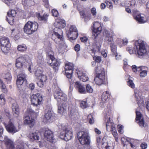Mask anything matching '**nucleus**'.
<instances>
[{
  "mask_svg": "<svg viewBox=\"0 0 149 149\" xmlns=\"http://www.w3.org/2000/svg\"><path fill=\"white\" fill-rule=\"evenodd\" d=\"M37 0H23L22 3L24 5L29 6H33L37 3Z\"/></svg>",
  "mask_w": 149,
  "mask_h": 149,
  "instance_id": "cd10ccee",
  "label": "nucleus"
},
{
  "mask_svg": "<svg viewBox=\"0 0 149 149\" xmlns=\"http://www.w3.org/2000/svg\"><path fill=\"white\" fill-rule=\"evenodd\" d=\"M122 42L123 45H125L128 43V41L126 38H125L122 40Z\"/></svg>",
  "mask_w": 149,
  "mask_h": 149,
  "instance_id": "e2e57ef3",
  "label": "nucleus"
},
{
  "mask_svg": "<svg viewBox=\"0 0 149 149\" xmlns=\"http://www.w3.org/2000/svg\"><path fill=\"white\" fill-rule=\"evenodd\" d=\"M136 121H138L137 123L141 127H143L144 125V122L141 114L139 111L136 112Z\"/></svg>",
  "mask_w": 149,
  "mask_h": 149,
  "instance_id": "4be33fe9",
  "label": "nucleus"
},
{
  "mask_svg": "<svg viewBox=\"0 0 149 149\" xmlns=\"http://www.w3.org/2000/svg\"><path fill=\"white\" fill-rule=\"evenodd\" d=\"M77 137L80 143L82 145H88L90 143V137L87 130L81 131L77 134Z\"/></svg>",
  "mask_w": 149,
  "mask_h": 149,
  "instance_id": "39448f33",
  "label": "nucleus"
},
{
  "mask_svg": "<svg viewBox=\"0 0 149 149\" xmlns=\"http://www.w3.org/2000/svg\"><path fill=\"white\" fill-rule=\"evenodd\" d=\"M38 27V24L36 22L29 21L24 27V32L28 35H31L36 31Z\"/></svg>",
  "mask_w": 149,
  "mask_h": 149,
  "instance_id": "423d86ee",
  "label": "nucleus"
},
{
  "mask_svg": "<svg viewBox=\"0 0 149 149\" xmlns=\"http://www.w3.org/2000/svg\"><path fill=\"white\" fill-rule=\"evenodd\" d=\"M147 74V71L146 70H143L140 73V76L142 77H145Z\"/></svg>",
  "mask_w": 149,
  "mask_h": 149,
  "instance_id": "13d9d810",
  "label": "nucleus"
},
{
  "mask_svg": "<svg viewBox=\"0 0 149 149\" xmlns=\"http://www.w3.org/2000/svg\"><path fill=\"white\" fill-rule=\"evenodd\" d=\"M26 75L24 73H20L17 76V84L18 86L22 85L25 81H26Z\"/></svg>",
  "mask_w": 149,
  "mask_h": 149,
  "instance_id": "412c9836",
  "label": "nucleus"
},
{
  "mask_svg": "<svg viewBox=\"0 0 149 149\" xmlns=\"http://www.w3.org/2000/svg\"><path fill=\"white\" fill-rule=\"evenodd\" d=\"M55 39H54V41L58 45H59V46L60 47H61V48H60L59 47L58 48L59 51H60L61 49L64 50L66 46L65 44L64 43L63 41V38H54Z\"/></svg>",
  "mask_w": 149,
  "mask_h": 149,
  "instance_id": "aec40b11",
  "label": "nucleus"
},
{
  "mask_svg": "<svg viewBox=\"0 0 149 149\" xmlns=\"http://www.w3.org/2000/svg\"><path fill=\"white\" fill-rule=\"evenodd\" d=\"M54 99L59 103H61L62 101L65 102L67 99V95L63 93L58 88L54 92Z\"/></svg>",
  "mask_w": 149,
  "mask_h": 149,
  "instance_id": "1a4fd4ad",
  "label": "nucleus"
},
{
  "mask_svg": "<svg viewBox=\"0 0 149 149\" xmlns=\"http://www.w3.org/2000/svg\"><path fill=\"white\" fill-rule=\"evenodd\" d=\"M86 91L88 93H91L93 91V89L89 84H87L86 85Z\"/></svg>",
  "mask_w": 149,
  "mask_h": 149,
  "instance_id": "8fccbe9b",
  "label": "nucleus"
},
{
  "mask_svg": "<svg viewBox=\"0 0 149 149\" xmlns=\"http://www.w3.org/2000/svg\"><path fill=\"white\" fill-rule=\"evenodd\" d=\"M96 142L97 145H100V144L101 141V138L100 136H98L96 138Z\"/></svg>",
  "mask_w": 149,
  "mask_h": 149,
  "instance_id": "bf43d9fd",
  "label": "nucleus"
},
{
  "mask_svg": "<svg viewBox=\"0 0 149 149\" xmlns=\"http://www.w3.org/2000/svg\"><path fill=\"white\" fill-rule=\"evenodd\" d=\"M29 137L31 141H38L39 140V136L37 133H30L29 135Z\"/></svg>",
  "mask_w": 149,
  "mask_h": 149,
  "instance_id": "c85d7f7f",
  "label": "nucleus"
},
{
  "mask_svg": "<svg viewBox=\"0 0 149 149\" xmlns=\"http://www.w3.org/2000/svg\"><path fill=\"white\" fill-rule=\"evenodd\" d=\"M27 49L26 45L23 44L22 45H19L17 46V49L18 50L23 52L25 51Z\"/></svg>",
  "mask_w": 149,
  "mask_h": 149,
  "instance_id": "4c0bfd02",
  "label": "nucleus"
},
{
  "mask_svg": "<svg viewBox=\"0 0 149 149\" xmlns=\"http://www.w3.org/2000/svg\"><path fill=\"white\" fill-rule=\"evenodd\" d=\"M36 17L40 20L46 21L48 19V17L49 15L47 13H44L43 16H41L39 13H36Z\"/></svg>",
  "mask_w": 149,
  "mask_h": 149,
  "instance_id": "c756f323",
  "label": "nucleus"
},
{
  "mask_svg": "<svg viewBox=\"0 0 149 149\" xmlns=\"http://www.w3.org/2000/svg\"><path fill=\"white\" fill-rule=\"evenodd\" d=\"M88 119L90 124H92L94 123V121L92 115H88Z\"/></svg>",
  "mask_w": 149,
  "mask_h": 149,
  "instance_id": "09e8293b",
  "label": "nucleus"
},
{
  "mask_svg": "<svg viewBox=\"0 0 149 149\" xmlns=\"http://www.w3.org/2000/svg\"><path fill=\"white\" fill-rule=\"evenodd\" d=\"M106 7V5L105 3H102L100 5V8L101 10L104 9Z\"/></svg>",
  "mask_w": 149,
  "mask_h": 149,
  "instance_id": "338daca9",
  "label": "nucleus"
},
{
  "mask_svg": "<svg viewBox=\"0 0 149 149\" xmlns=\"http://www.w3.org/2000/svg\"><path fill=\"white\" fill-rule=\"evenodd\" d=\"M69 111H70V114L71 116H75L76 113V110L75 109H72V108H69Z\"/></svg>",
  "mask_w": 149,
  "mask_h": 149,
  "instance_id": "de8ad7c7",
  "label": "nucleus"
},
{
  "mask_svg": "<svg viewBox=\"0 0 149 149\" xmlns=\"http://www.w3.org/2000/svg\"><path fill=\"white\" fill-rule=\"evenodd\" d=\"M114 125L112 122L111 121L110 118H109V119L107 120L106 123V129L107 131H109V129L111 127V126Z\"/></svg>",
  "mask_w": 149,
  "mask_h": 149,
  "instance_id": "58836bf2",
  "label": "nucleus"
},
{
  "mask_svg": "<svg viewBox=\"0 0 149 149\" xmlns=\"http://www.w3.org/2000/svg\"><path fill=\"white\" fill-rule=\"evenodd\" d=\"M52 15L55 17H57L59 15V14L57 10L56 9H53L52 10Z\"/></svg>",
  "mask_w": 149,
  "mask_h": 149,
  "instance_id": "3c124183",
  "label": "nucleus"
},
{
  "mask_svg": "<svg viewBox=\"0 0 149 149\" xmlns=\"http://www.w3.org/2000/svg\"><path fill=\"white\" fill-rule=\"evenodd\" d=\"M125 143H123V145L124 146H127V145H128V146H130L131 148H133L135 147V146H134L133 144L132 143L129 141L128 140H126V141H125Z\"/></svg>",
  "mask_w": 149,
  "mask_h": 149,
  "instance_id": "37998d69",
  "label": "nucleus"
},
{
  "mask_svg": "<svg viewBox=\"0 0 149 149\" xmlns=\"http://www.w3.org/2000/svg\"><path fill=\"white\" fill-rule=\"evenodd\" d=\"M52 116V114L50 111H48L45 114V117L44 118V120L47 121L49 120L51 118Z\"/></svg>",
  "mask_w": 149,
  "mask_h": 149,
  "instance_id": "e433bc0d",
  "label": "nucleus"
},
{
  "mask_svg": "<svg viewBox=\"0 0 149 149\" xmlns=\"http://www.w3.org/2000/svg\"><path fill=\"white\" fill-rule=\"evenodd\" d=\"M91 13L93 16L95 17L97 14L96 9L95 7L92 8L91 10Z\"/></svg>",
  "mask_w": 149,
  "mask_h": 149,
  "instance_id": "6e6d98bb",
  "label": "nucleus"
},
{
  "mask_svg": "<svg viewBox=\"0 0 149 149\" xmlns=\"http://www.w3.org/2000/svg\"><path fill=\"white\" fill-rule=\"evenodd\" d=\"M3 77L4 79L6 80L7 82V83H8L10 82L12 79V76L10 73L8 72L5 74Z\"/></svg>",
  "mask_w": 149,
  "mask_h": 149,
  "instance_id": "f704fd0d",
  "label": "nucleus"
},
{
  "mask_svg": "<svg viewBox=\"0 0 149 149\" xmlns=\"http://www.w3.org/2000/svg\"><path fill=\"white\" fill-rule=\"evenodd\" d=\"M30 62L31 59L28 56L26 55H23L21 56L16 59V66L17 67L21 68L23 66H25V64L28 63L29 64L28 70L30 72H31V68L33 67V65L32 64H30Z\"/></svg>",
  "mask_w": 149,
  "mask_h": 149,
  "instance_id": "7ed1b4c3",
  "label": "nucleus"
},
{
  "mask_svg": "<svg viewBox=\"0 0 149 149\" xmlns=\"http://www.w3.org/2000/svg\"><path fill=\"white\" fill-rule=\"evenodd\" d=\"M110 128V130L112 132H113L116 131V130L115 127L114 125H113L111 126V127Z\"/></svg>",
  "mask_w": 149,
  "mask_h": 149,
  "instance_id": "774afa93",
  "label": "nucleus"
},
{
  "mask_svg": "<svg viewBox=\"0 0 149 149\" xmlns=\"http://www.w3.org/2000/svg\"><path fill=\"white\" fill-rule=\"evenodd\" d=\"M96 72V77L94 80L96 84L100 85L103 84L105 80V73L104 68L100 66H99L95 69Z\"/></svg>",
  "mask_w": 149,
  "mask_h": 149,
  "instance_id": "20e7f679",
  "label": "nucleus"
},
{
  "mask_svg": "<svg viewBox=\"0 0 149 149\" xmlns=\"http://www.w3.org/2000/svg\"><path fill=\"white\" fill-rule=\"evenodd\" d=\"M54 53L51 50L48 52L47 56L50 59L47 61L49 64L55 71L57 70L58 69V66L60 65L59 62L54 57Z\"/></svg>",
  "mask_w": 149,
  "mask_h": 149,
  "instance_id": "6e6552de",
  "label": "nucleus"
},
{
  "mask_svg": "<svg viewBox=\"0 0 149 149\" xmlns=\"http://www.w3.org/2000/svg\"><path fill=\"white\" fill-rule=\"evenodd\" d=\"M12 109L14 117L16 118L19 117V110L18 105L16 102H15L12 104Z\"/></svg>",
  "mask_w": 149,
  "mask_h": 149,
  "instance_id": "a211bd4d",
  "label": "nucleus"
},
{
  "mask_svg": "<svg viewBox=\"0 0 149 149\" xmlns=\"http://www.w3.org/2000/svg\"><path fill=\"white\" fill-rule=\"evenodd\" d=\"M4 125L7 131L8 132L12 134L18 132L19 130V129L13 123L10 121H9L7 125L4 124Z\"/></svg>",
  "mask_w": 149,
  "mask_h": 149,
  "instance_id": "2eb2a0df",
  "label": "nucleus"
},
{
  "mask_svg": "<svg viewBox=\"0 0 149 149\" xmlns=\"http://www.w3.org/2000/svg\"><path fill=\"white\" fill-rule=\"evenodd\" d=\"M13 17H10V18L8 16L6 17L7 21L10 25H12L14 22Z\"/></svg>",
  "mask_w": 149,
  "mask_h": 149,
  "instance_id": "603ef678",
  "label": "nucleus"
},
{
  "mask_svg": "<svg viewBox=\"0 0 149 149\" xmlns=\"http://www.w3.org/2000/svg\"><path fill=\"white\" fill-rule=\"evenodd\" d=\"M0 86L2 89V91L4 93H6L7 92V90L6 86L4 84L2 80L0 78Z\"/></svg>",
  "mask_w": 149,
  "mask_h": 149,
  "instance_id": "473e14b6",
  "label": "nucleus"
},
{
  "mask_svg": "<svg viewBox=\"0 0 149 149\" xmlns=\"http://www.w3.org/2000/svg\"><path fill=\"white\" fill-rule=\"evenodd\" d=\"M110 98V94L109 92L106 91L103 93L102 96V99L104 102L108 100Z\"/></svg>",
  "mask_w": 149,
  "mask_h": 149,
  "instance_id": "7c9ffc66",
  "label": "nucleus"
},
{
  "mask_svg": "<svg viewBox=\"0 0 149 149\" xmlns=\"http://www.w3.org/2000/svg\"><path fill=\"white\" fill-rule=\"evenodd\" d=\"M135 19L140 23H144L147 21L146 16L143 14H139L134 16Z\"/></svg>",
  "mask_w": 149,
  "mask_h": 149,
  "instance_id": "6ab92c4d",
  "label": "nucleus"
},
{
  "mask_svg": "<svg viewBox=\"0 0 149 149\" xmlns=\"http://www.w3.org/2000/svg\"><path fill=\"white\" fill-rule=\"evenodd\" d=\"M0 100L1 102L0 104L1 105L4 104L5 102V99L4 94H1L0 95Z\"/></svg>",
  "mask_w": 149,
  "mask_h": 149,
  "instance_id": "79ce46f5",
  "label": "nucleus"
},
{
  "mask_svg": "<svg viewBox=\"0 0 149 149\" xmlns=\"http://www.w3.org/2000/svg\"><path fill=\"white\" fill-rule=\"evenodd\" d=\"M66 33L68 37H77L79 36L77 29L74 25H70Z\"/></svg>",
  "mask_w": 149,
  "mask_h": 149,
  "instance_id": "ddd939ff",
  "label": "nucleus"
},
{
  "mask_svg": "<svg viewBox=\"0 0 149 149\" xmlns=\"http://www.w3.org/2000/svg\"><path fill=\"white\" fill-rule=\"evenodd\" d=\"M64 103H62V105L61 106H59L58 107V112L60 114H62L65 112L66 110V106L67 104V103L66 106L65 107H63Z\"/></svg>",
  "mask_w": 149,
  "mask_h": 149,
  "instance_id": "c9c22d12",
  "label": "nucleus"
},
{
  "mask_svg": "<svg viewBox=\"0 0 149 149\" xmlns=\"http://www.w3.org/2000/svg\"><path fill=\"white\" fill-rule=\"evenodd\" d=\"M103 140H102V142L101 147L102 149H105V148L107 146L108 144L107 142H103Z\"/></svg>",
  "mask_w": 149,
  "mask_h": 149,
  "instance_id": "4d7b16f0",
  "label": "nucleus"
},
{
  "mask_svg": "<svg viewBox=\"0 0 149 149\" xmlns=\"http://www.w3.org/2000/svg\"><path fill=\"white\" fill-rule=\"evenodd\" d=\"M127 85L131 88H135V85L133 81L130 80H129L127 82Z\"/></svg>",
  "mask_w": 149,
  "mask_h": 149,
  "instance_id": "5fc2aeb1",
  "label": "nucleus"
},
{
  "mask_svg": "<svg viewBox=\"0 0 149 149\" xmlns=\"http://www.w3.org/2000/svg\"><path fill=\"white\" fill-rule=\"evenodd\" d=\"M87 102L85 101H82L80 103V107L83 109H84L88 107Z\"/></svg>",
  "mask_w": 149,
  "mask_h": 149,
  "instance_id": "c03bdc74",
  "label": "nucleus"
},
{
  "mask_svg": "<svg viewBox=\"0 0 149 149\" xmlns=\"http://www.w3.org/2000/svg\"><path fill=\"white\" fill-rule=\"evenodd\" d=\"M39 79L37 83V84L40 87H42L47 80V77L44 74H42L38 78Z\"/></svg>",
  "mask_w": 149,
  "mask_h": 149,
  "instance_id": "393cba45",
  "label": "nucleus"
},
{
  "mask_svg": "<svg viewBox=\"0 0 149 149\" xmlns=\"http://www.w3.org/2000/svg\"><path fill=\"white\" fill-rule=\"evenodd\" d=\"M133 48V49H127L130 54L135 53L137 51L139 58L146 54L147 51L145 42L142 40L139 39L136 40L134 43Z\"/></svg>",
  "mask_w": 149,
  "mask_h": 149,
  "instance_id": "f03ea898",
  "label": "nucleus"
},
{
  "mask_svg": "<svg viewBox=\"0 0 149 149\" xmlns=\"http://www.w3.org/2000/svg\"><path fill=\"white\" fill-rule=\"evenodd\" d=\"M147 145L146 143H143L141 145V147L142 149H145L147 148Z\"/></svg>",
  "mask_w": 149,
  "mask_h": 149,
  "instance_id": "680f3d73",
  "label": "nucleus"
},
{
  "mask_svg": "<svg viewBox=\"0 0 149 149\" xmlns=\"http://www.w3.org/2000/svg\"><path fill=\"white\" fill-rule=\"evenodd\" d=\"M4 141L7 149H15L13 142L7 136H4Z\"/></svg>",
  "mask_w": 149,
  "mask_h": 149,
  "instance_id": "f3484780",
  "label": "nucleus"
},
{
  "mask_svg": "<svg viewBox=\"0 0 149 149\" xmlns=\"http://www.w3.org/2000/svg\"><path fill=\"white\" fill-rule=\"evenodd\" d=\"M44 136L47 141L52 143L55 142L53 133L50 130H46L44 132Z\"/></svg>",
  "mask_w": 149,
  "mask_h": 149,
  "instance_id": "dca6fc26",
  "label": "nucleus"
},
{
  "mask_svg": "<svg viewBox=\"0 0 149 149\" xmlns=\"http://www.w3.org/2000/svg\"><path fill=\"white\" fill-rule=\"evenodd\" d=\"M75 86L76 89L81 93H86V89L83 85H81L79 81L75 83Z\"/></svg>",
  "mask_w": 149,
  "mask_h": 149,
  "instance_id": "a878e982",
  "label": "nucleus"
},
{
  "mask_svg": "<svg viewBox=\"0 0 149 149\" xmlns=\"http://www.w3.org/2000/svg\"><path fill=\"white\" fill-rule=\"evenodd\" d=\"M74 67V65L72 63L68 62L65 63V74L68 78L71 79L72 77Z\"/></svg>",
  "mask_w": 149,
  "mask_h": 149,
  "instance_id": "4468645a",
  "label": "nucleus"
},
{
  "mask_svg": "<svg viewBox=\"0 0 149 149\" xmlns=\"http://www.w3.org/2000/svg\"><path fill=\"white\" fill-rule=\"evenodd\" d=\"M113 31L110 29L105 30V32L104 33V36L106 37H112L113 36Z\"/></svg>",
  "mask_w": 149,
  "mask_h": 149,
  "instance_id": "2f4dec72",
  "label": "nucleus"
},
{
  "mask_svg": "<svg viewBox=\"0 0 149 149\" xmlns=\"http://www.w3.org/2000/svg\"><path fill=\"white\" fill-rule=\"evenodd\" d=\"M78 77L81 81L83 82H85L88 80V77L87 74L85 72L81 71H79L77 72Z\"/></svg>",
  "mask_w": 149,
  "mask_h": 149,
  "instance_id": "5701e85b",
  "label": "nucleus"
},
{
  "mask_svg": "<svg viewBox=\"0 0 149 149\" xmlns=\"http://www.w3.org/2000/svg\"><path fill=\"white\" fill-rule=\"evenodd\" d=\"M1 49L4 53L8 52L10 47L9 40L7 38H0Z\"/></svg>",
  "mask_w": 149,
  "mask_h": 149,
  "instance_id": "9d476101",
  "label": "nucleus"
},
{
  "mask_svg": "<svg viewBox=\"0 0 149 149\" xmlns=\"http://www.w3.org/2000/svg\"><path fill=\"white\" fill-rule=\"evenodd\" d=\"M101 47V45L100 44L98 46L96 47V49L93 48V49L91 50L92 53L94 54L95 53L97 52H99L100 50V48Z\"/></svg>",
  "mask_w": 149,
  "mask_h": 149,
  "instance_id": "a18cd8bd",
  "label": "nucleus"
},
{
  "mask_svg": "<svg viewBox=\"0 0 149 149\" xmlns=\"http://www.w3.org/2000/svg\"><path fill=\"white\" fill-rule=\"evenodd\" d=\"M61 129L63 130L60 134V137L62 139L67 141L70 140L72 137V132L70 128L63 124L61 125Z\"/></svg>",
  "mask_w": 149,
  "mask_h": 149,
  "instance_id": "0eeeda50",
  "label": "nucleus"
},
{
  "mask_svg": "<svg viewBox=\"0 0 149 149\" xmlns=\"http://www.w3.org/2000/svg\"><path fill=\"white\" fill-rule=\"evenodd\" d=\"M75 50L76 52H78L80 50V46L79 44H77L75 45L74 47Z\"/></svg>",
  "mask_w": 149,
  "mask_h": 149,
  "instance_id": "0e129e2a",
  "label": "nucleus"
},
{
  "mask_svg": "<svg viewBox=\"0 0 149 149\" xmlns=\"http://www.w3.org/2000/svg\"><path fill=\"white\" fill-rule=\"evenodd\" d=\"M104 2L106 4L107 6V8L110 9H112L113 8V5L110 0H106Z\"/></svg>",
  "mask_w": 149,
  "mask_h": 149,
  "instance_id": "ea45409f",
  "label": "nucleus"
},
{
  "mask_svg": "<svg viewBox=\"0 0 149 149\" xmlns=\"http://www.w3.org/2000/svg\"><path fill=\"white\" fill-rule=\"evenodd\" d=\"M44 5L46 8H48L49 7L48 0H43Z\"/></svg>",
  "mask_w": 149,
  "mask_h": 149,
  "instance_id": "052dcab7",
  "label": "nucleus"
},
{
  "mask_svg": "<svg viewBox=\"0 0 149 149\" xmlns=\"http://www.w3.org/2000/svg\"><path fill=\"white\" fill-rule=\"evenodd\" d=\"M135 96L136 97V100L138 101L137 103L139 104L140 103V102H143L142 100L140 99V97L138 96V94L137 93L135 92Z\"/></svg>",
  "mask_w": 149,
  "mask_h": 149,
  "instance_id": "864d4df0",
  "label": "nucleus"
},
{
  "mask_svg": "<svg viewBox=\"0 0 149 149\" xmlns=\"http://www.w3.org/2000/svg\"><path fill=\"white\" fill-rule=\"evenodd\" d=\"M79 11L81 17L82 18H84L85 21L86 22L88 21L90 19L91 15H86L85 13V10L83 9L81 10L80 9H79Z\"/></svg>",
  "mask_w": 149,
  "mask_h": 149,
  "instance_id": "bb28decb",
  "label": "nucleus"
},
{
  "mask_svg": "<svg viewBox=\"0 0 149 149\" xmlns=\"http://www.w3.org/2000/svg\"><path fill=\"white\" fill-rule=\"evenodd\" d=\"M16 14V11L14 10H11L10 11H9L7 13L8 17H13L15 16Z\"/></svg>",
  "mask_w": 149,
  "mask_h": 149,
  "instance_id": "a19ab883",
  "label": "nucleus"
},
{
  "mask_svg": "<svg viewBox=\"0 0 149 149\" xmlns=\"http://www.w3.org/2000/svg\"><path fill=\"white\" fill-rule=\"evenodd\" d=\"M35 88V85L33 83H31L29 85V88L31 90H33Z\"/></svg>",
  "mask_w": 149,
  "mask_h": 149,
  "instance_id": "69168bd1",
  "label": "nucleus"
},
{
  "mask_svg": "<svg viewBox=\"0 0 149 149\" xmlns=\"http://www.w3.org/2000/svg\"><path fill=\"white\" fill-rule=\"evenodd\" d=\"M126 3L125 5L126 6L128 7L131 6L132 7L134 6L135 3V1L134 0H131L130 1L127 0V1H126Z\"/></svg>",
  "mask_w": 149,
  "mask_h": 149,
  "instance_id": "72a5a7b5",
  "label": "nucleus"
},
{
  "mask_svg": "<svg viewBox=\"0 0 149 149\" xmlns=\"http://www.w3.org/2000/svg\"><path fill=\"white\" fill-rule=\"evenodd\" d=\"M102 30V28L101 24L98 22H94L93 25L92 36L94 37H97L98 35L101 33Z\"/></svg>",
  "mask_w": 149,
  "mask_h": 149,
  "instance_id": "f8f14e48",
  "label": "nucleus"
},
{
  "mask_svg": "<svg viewBox=\"0 0 149 149\" xmlns=\"http://www.w3.org/2000/svg\"><path fill=\"white\" fill-rule=\"evenodd\" d=\"M93 59L95 60V61L99 63L101 61V58L100 56H95L93 55Z\"/></svg>",
  "mask_w": 149,
  "mask_h": 149,
  "instance_id": "49530a36",
  "label": "nucleus"
},
{
  "mask_svg": "<svg viewBox=\"0 0 149 149\" xmlns=\"http://www.w3.org/2000/svg\"><path fill=\"white\" fill-rule=\"evenodd\" d=\"M42 100V95L39 93L33 94L31 96V103L34 106H37L40 104Z\"/></svg>",
  "mask_w": 149,
  "mask_h": 149,
  "instance_id": "9b49d317",
  "label": "nucleus"
},
{
  "mask_svg": "<svg viewBox=\"0 0 149 149\" xmlns=\"http://www.w3.org/2000/svg\"><path fill=\"white\" fill-rule=\"evenodd\" d=\"M54 25L55 27V30L57 31H50L48 33V37H63V33L61 29L64 28L66 26L65 20L58 18L56 20Z\"/></svg>",
  "mask_w": 149,
  "mask_h": 149,
  "instance_id": "f257e3e1",
  "label": "nucleus"
},
{
  "mask_svg": "<svg viewBox=\"0 0 149 149\" xmlns=\"http://www.w3.org/2000/svg\"><path fill=\"white\" fill-rule=\"evenodd\" d=\"M34 119L29 116H26L24 118V123L25 124L30 125V127H32L34 125Z\"/></svg>",
  "mask_w": 149,
  "mask_h": 149,
  "instance_id": "b1692460",
  "label": "nucleus"
}]
</instances>
